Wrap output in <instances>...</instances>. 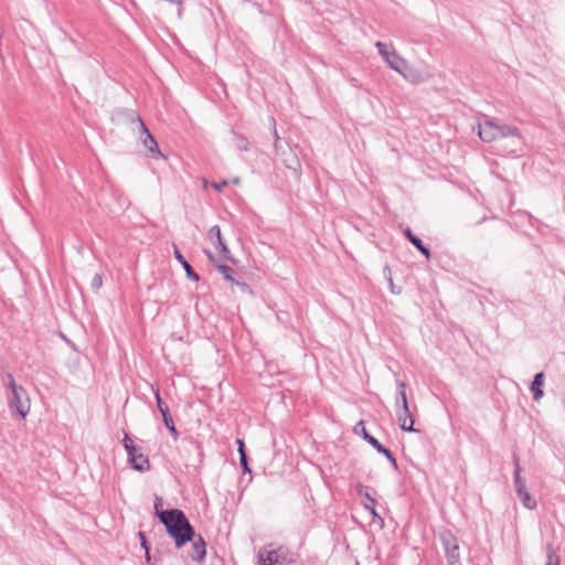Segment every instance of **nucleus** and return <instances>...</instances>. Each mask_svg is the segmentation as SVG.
Here are the masks:
<instances>
[{"instance_id": "nucleus-13", "label": "nucleus", "mask_w": 565, "mask_h": 565, "mask_svg": "<svg viewBox=\"0 0 565 565\" xmlns=\"http://www.w3.org/2000/svg\"><path fill=\"white\" fill-rule=\"evenodd\" d=\"M404 236L407 238V241L415 246L427 259L430 258V249L424 245L423 241L416 236L409 227H406L403 231Z\"/></svg>"}, {"instance_id": "nucleus-30", "label": "nucleus", "mask_w": 565, "mask_h": 565, "mask_svg": "<svg viewBox=\"0 0 565 565\" xmlns=\"http://www.w3.org/2000/svg\"><path fill=\"white\" fill-rule=\"evenodd\" d=\"M138 537L140 540V546L142 547V550L146 552V551H150V545L147 541V537H146V534L143 532H138Z\"/></svg>"}, {"instance_id": "nucleus-39", "label": "nucleus", "mask_w": 565, "mask_h": 565, "mask_svg": "<svg viewBox=\"0 0 565 565\" xmlns=\"http://www.w3.org/2000/svg\"><path fill=\"white\" fill-rule=\"evenodd\" d=\"M274 135H275V138H276V141H277L279 139V137H278V134H277L276 129L274 130Z\"/></svg>"}, {"instance_id": "nucleus-31", "label": "nucleus", "mask_w": 565, "mask_h": 565, "mask_svg": "<svg viewBox=\"0 0 565 565\" xmlns=\"http://www.w3.org/2000/svg\"><path fill=\"white\" fill-rule=\"evenodd\" d=\"M384 273L386 274L387 273V281H388V285H390V289L393 294H398L399 291H396L395 290V286H394V282H393V278H392V275H391V269L388 266H385L384 268Z\"/></svg>"}, {"instance_id": "nucleus-12", "label": "nucleus", "mask_w": 565, "mask_h": 565, "mask_svg": "<svg viewBox=\"0 0 565 565\" xmlns=\"http://www.w3.org/2000/svg\"><path fill=\"white\" fill-rule=\"evenodd\" d=\"M173 248H174V250H173L174 257L179 262V264L183 267V269L185 270L186 277L190 280L199 281L200 280L199 274L192 268V266L184 258V256L182 255V253L175 245H173Z\"/></svg>"}, {"instance_id": "nucleus-16", "label": "nucleus", "mask_w": 565, "mask_h": 565, "mask_svg": "<svg viewBox=\"0 0 565 565\" xmlns=\"http://www.w3.org/2000/svg\"><path fill=\"white\" fill-rule=\"evenodd\" d=\"M370 490H371L370 487L363 486L361 483H359L356 486L358 494L363 497L366 501V503H364V508L366 510H369L372 514L375 515L376 514V511H375L376 500L370 494Z\"/></svg>"}, {"instance_id": "nucleus-27", "label": "nucleus", "mask_w": 565, "mask_h": 565, "mask_svg": "<svg viewBox=\"0 0 565 565\" xmlns=\"http://www.w3.org/2000/svg\"><path fill=\"white\" fill-rule=\"evenodd\" d=\"M103 286V277L100 274H95L92 281H90V288L94 292H98V290Z\"/></svg>"}, {"instance_id": "nucleus-7", "label": "nucleus", "mask_w": 565, "mask_h": 565, "mask_svg": "<svg viewBox=\"0 0 565 565\" xmlns=\"http://www.w3.org/2000/svg\"><path fill=\"white\" fill-rule=\"evenodd\" d=\"M113 120H116L117 122H125V124H131L137 125L138 128L145 124L142 118L140 117L139 113L135 109L129 108H117L113 111L111 116Z\"/></svg>"}, {"instance_id": "nucleus-26", "label": "nucleus", "mask_w": 565, "mask_h": 565, "mask_svg": "<svg viewBox=\"0 0 565 565\" xmlns=\"http://www.w3.org/2000/svg\"><path fill=\"white\" fill-rule=\"evenodd\" d=\"M218 253L222 256L223 259L235 263V259L233 258L230 248L227 247L226 243L218 246Z\"/></svg>"}, {"instance_id": "nucleus-19", "label": "nucleus", "mask_w": 565, "mask_h": 565, "mask_svg": "<svg viewBox=\"0 0 565 565\" xmlns=\"http://www.w3.org/2000/svg\"><path fill=\"white\" fill-rule=\"evenodd\" d=\"M518 498L520 499L521 503L524 508L529 510H533L536 508V501L531 497V494L527 492V490L520 491L516 493Z\"/></svg>"}, {"instance_id": "nucleus-36", "label": "nucleus", "mask_w": 565, "mask_h": 565, "mask_svg": "<svg viewBox=\"0 0 565 565\" xmlns=\"http://www.w3.org/2000/svg\"><path fill=\"white\" fill-rule=\"evenodd\" d=\"M205 255L207 256L209 260L211 263H213L214 265H216V257L214 256V254L210 250H205Z\"/></svg>"}, {"instance_id": "nucleus-5", "label": "nucleus", "mask_w": 565, "mask_h": 565, "mask_svg": "<svg viewBox=\"0 0 565 565\" xmlns=\"http://www.w3.org/2000/svg\"><path fill=\"white\" fill-rule=\"evenodd\" d=\"M375 46L379 51V54L383 57V60L387 63V65L397 72L398 74L404 75V70L407 66L406 60H404L395 49L390 50V46L386 43L377 41Z\"/></svg>"}, {"instance_id": "nucleus-21", "label": "nucleus", "mask_w": 565, "mask_h": 565, "mask_svg": "<svg viewBox=\"0 0 565 565\" xmlns=\"http://www.w3.org/2000/svg\"><path fill=\"white\" fill-rule=\"evenodd\" d=\"M397 387H398V391H397V394L395 397V405L396 406L405 405V403H408L407 395H406V383L403 381H397Z\"/></svg>"}, {"instance_id": "nucleus-11", "label": "nucleus", "mask_w": 565, "mask_h": 565, "mask_svg": "<svg viewBox=\"0 0 565 565\" xmlns=\"http://www.w3.org/2000/svg\"><path fill=\"white\" fill-rule=\"evenodd\" d=\"M282 547L277 550L267 551L266 547L259 548L257 553L258 565H276L279 563L280 553Z\"/></svg>"}, {"instance_id": "nucleus-2", "label": "nucleus", "mask_w": 565, "mask_h": 565, "mask_svg": "<svg viewBox=\"0 0 565 565\" xmlns=\"http://www.w3.org/2000/svg\"><path fill=\"white\" fill-rule=\"evenodd\" d=\"M479 137L484 142H492L497 139L511 137L513 145L522 143L520 130L516 127L499 124L494 119H486L479 124Z\"/></svg>"}, {"instance_id": "nucleus-9", "label": "nucleus", "mask_w": 565, "mask_h": 565, "mask_svg": "<svg viewBox=\"0 0 565 565\" xmlns=\"http://www.w3.org/2000/svg\"><path fill=\"white\" fill-rule=\"evenodd\" d=\"M139 139L142 142L143 147L149 151L151 158L162 156L157 140L149 131L146 124H142V126L139 128Z\"/></svg>"}, {"instance_id": "nucleus-17", "label": "nucleus", "mask_w": 565, "mask_h": 565, "mask_svg": "<svg viewBox=\"0 0 565 565\" xmlns=\"http://www.w3.org/2000/svg\"><path fill=\"white\" fill-rule=\"evenodd\" d=\"M544 384V373L539 372L534 375L533 381L531 383V391L533 393L534 401H539L543 397L544 392L542 386Z\"/></svg>"}, {"instance_id": "nucleus-28", "label": "nucleus", "mask_w": 565, "mask_h": 565, "mask_svg": "<svg viewBox=\"0 0 565 565\" xmlns=\"http://www.w3.org/2000/svg\"><path fill=\"white\" fill-rule=\"evenodd\" d=\"M239 465L244 473H250L252 469L248 465V458L246 452H243L242 456H239Z\"/></svg>"}, {"instance_id": "nucleus-15", "label": "nucleus", "mask_w": 565, "mask_h": 565, "mask_svg": "<svg viewBox=\"0 0 565 565\" xmlns=\"http://www.w3.org/2000/svg\"><path fill=\"white\" fill-rule=\"evenodd\" d=\"M353 430L355 434L361 435L375 450L382 447V444L366 430L363 420L358 422Z\"/></svg>"}, {"instance_id": "nucleus-24", "label": "nucleus", "mask_w": 565, "mask_h": 565, "mask_svg": "<svg viewBox=\"0 0 565 565\" xmlns=\"http://www.w3.org/2000/svg\"><path fill=\"white\" fill-rule=\"evenodd\" d=\"M191 557L194 561L203 562L206 556V548H200L198 545L192 544Z\"/></svg>"}, {"instance_id": "nucleus-1", "label": "nucleus", "mask_w": 565, "mask_h": 565, "mask_svg": "<svg viewBox=\"0 0 565 565\" xmlns=\"http://www.w3.org/2000/svg\"><path fill=\"white\" fill-rule=\"evenodd\" d=\"M158 519L166 526V531L174 541L177 548L183 547L195 537V530L182 510H166L158 513Z\"/></svg>"}, {"instance_id": "nucleus-18", "label": "nucleus", "mask_w": 565, "mask_h": 565, "mask_svg": "<svg viewBox=\"0 0 565 565\" xmlns=\"http://www.w3.org/2000/svg\"><path fill=\"white\" fill-rule=\"evenodd\" d=\"M207 239L215 248H218V246L225 243L218 225H214L209 230Z\"/></svg>"}, {"instance_id": "nucleus-33", "label": "nucleus", "mask_w": 565, "mask_h": 565, "mask_svg": "<svg viewBox=\"0 0 565 565\" xmlns=\"http://www.w3.org/2000/svg\"><path fill=\"white\" fill-rule=\"evenodd\" d=\"M163 501L162 498L159 495L154 497V515L158 518V513L164 512L166 510H161L160 507L162 505Z\"/></svg>"}, {"instance_id": "nucleus-10", "label": "nucleus", "mask_w": 565, "mask_h": 565, "mask_svg": "<svg viewBox=\"0 0 565 565\" xmlns=\"http://www.w3.org/2000/svg\"><path fill=\"white\" fill-rule=\"evenodd\" d=\"M127 455L128 461L132 469L140 472L150 470L149 458L143 454L139 452L137 447H135V451H127Z\"/></svg>"}, {"instance_id": "nucleus-32", "label": "nucleus", "mask_w": 565, "mask_h": 565, "mask_svg": "<svg viewBox=\"0 0 565 565\" xmlns=\"http://www.w3.org/2000/svg\"><path fill=\"white\" fill-rule=\"evenodd\" d=\"M191 542L193 545H198L200 548H206V543L201 534L195 533V537Z\"/></svg>"}, {"instance_id": "nucleus-20", "label": "nucleus", "mask_w": 565, "mask_h": 565, "mask_svg": "<svg viewBox=\"0 0 565 565\" xmlns=\"http://www.w3.org/2000/svg\"><path fill=\"white\" fill-rule=\"evenodd\" d=\"M233 142L239 151H247L249 149V141L246 137L235 131H232Z\"/></svg>"}, {"instance_id": "nucleus-37", "label": "nucleus", "mask_w": 565, "mask_h": 565, "mask_svg": "<svg viewBox=\"0 0 565 565\" xmlns=\"http://www.w3.org/2000/svg\"><path fill=\"white\" fill-rule=\"evenodd\" d=\"M227 185L226 181H222L221 183H213V188L217 191H221L224 186Z\"/></svg>"}, {"instance_id": "nucleus-22", "label": "nucleus", "mask_w": 565, "mask_h": 565, "mask_svg": "<svg viewBox=\"0 0 565 565\" xmlns=\"http://www.w3.org/2000/svg\"><path fill=\"white\" fill-rule=\"evenodd\" d=\"M215 267L223 275L225 280L232 284L235 281V278L233 276L234 270L230 266L225 264H216Z\"/></svg>"}, {"instance_id": "nucleus-29", "label": "nucleus", "mask_w": 565, "mask_h": 565, "mask_svg": "<svg viewBox=\"0 0 565 565\" xmlns=\"http://www.w3.org/2000/svg\"><path fill=\"white\" fill-rule=\"evenodd\" d=\"M122 443L126 451H135L136 446L134 445V441L128 434H125Z\"/></svg>"}, {"instance_id": "nucleus-23", "label": "nucleus", "mask_w": 565, "mask_h": 565, "mask_svg": "<svg viewBox=\"0 0 565 565\" xmlns=\"http://www.w3.org/2000/svg\"><path fill=\"white\" fill-rule=\"evenodd\" d=\"M379 454H382L386 457V460L390 461V463L392 465L393 469L394 470H397L398 469V465H397V461H396V458L394 457L393 452L386 448L385 446L382 445V447L376 450Z\"/></svg>"}, {"instance_id": "nucleus-14", "label": "nucleus", "mask_w": 565, "mask_h": 565, "mask_svg": "<svg viewBox=\"0 0 565 565\" xmlns=\"http://www.w3.org/2000/svg\"><path fill=\"white\" fill-rule=\"evenodd\" d=\"M514 471H513V483L515 492L524 491L526 490V483L525 480L521 478V466L519 456L516 454H513L512 456Z\"/></svg>"}, {"instance_id": "nucleus-6", "label": "nucleus", "mask_w": 565, "mask_h": 565, "mask_svg": "<svg viewBox=\"0 0 565 565\" xmlns=\"http://www.w3.org/2000/svg\"><path fill=\"white\" fill-rule=\"evenodd\" d=\"M154 397H156L158 409L162 415V420H163L166 428L169 430V433L171 434L173 439L177 440L179 438V431L177 430L175 425L173 423V418L170 414L169 406L163 402V399L160 396L159 388H157L154 391Z\"/></svg>"}, {"instance_id": "nucleus-35", "label": "nucleus", "mask_w": 565, "mask_h": 565, "mask_svg": "<svg viewBox=\"0 0 565 565\" xmlns=\"http://www.w3.org/2000/svg\"><path fill=\"white\" fill-rule=\"evenodd\" d=\"M236 444H237V451H238V455L242 456L243 452H246L245 451V443L243 439H236Z\"/></svg>"}, {"instance_id": "nucleus-38", "label": "nucleus", "mask_w": 565, "mask_h": 565, "mask_svg": "<svg viewBox=\"0 0 565 565\" xmlns=\"http://www.w3.org/2000/svg\"><path fill=\"white\" fill-rule=\"evenodd\" d=\"M145 559L148 564H150L151 562V555H150V551H146L145 552Z\"/></svg>"}, {"instance_id": "nucleus-25", "label": "nucleus", "mask_w": 565, "mask_h": 565, "mask_svg": "<svg viewBox=\"0 0 565 565\" xmlns=\"http://www.w3.org/2000/svg\"><path fill=\"white\" fill-rule=\"evenodd\" d=\"M559 557L555 554L553 546L551 544L547 545V561L545 565H559Z\"/></svg>"}, {"instance_id": "nucleus-8", "label": "nucleus", "mask_w": 565, "mask_h": 565, "mask_svg": "<svg viewBox=\"0 0 565 565\" xmlns=\"http://www.w3.org/2000/svg\"><path fill=\"white\" fill-rule=\"evenodd\" d=\"M396 416L402 430L408 433L418 431L414 428L415 420L409 411L408 403H405V405L396 406Z\"/></svg>"}, {"instance_id": "nucleus-4", "label": "nucleus", "mask_w": 565, "mask_h": 565, "mask_svg": "<svg viewBox=\"0 0 565 565\" xmlns=\"http://www.w3.org/2000/svg\"><path fill=\"white\" fill-rule=\"evenodd\" d=\"M439 540L445 551L448 565H458L460 562V547L458 539L449 531L439 533Z\"/></svg>"}, {"instance_id": "nucleus-34", "label": "nucleus", "mask_w": 565, "mask_h": 565, "mask_svg": "<svg viewBox=\"0 0 565 565\" xmlns=\"http://www.w3.org/2000/svg\"><path fill=\"white\" fill-rule=\"evenodd\" d=\"M233 284L237 285L243 292H250L252 291L250 287H249V285L247 282L238 281V280L235 279V281Z\"/></svg>"}, {"instance_id": "nucleus-3", "label": "nucleus", "mask_w": 565, "mask_h": 565, "mask_svg": "<svg viewBox=\"0 0 565 565\" xmlns=\"http://www.w3.org/2000/svg\"><path fill=\"white\" fill-rule=\"evenodd\" d=\"M6 379L8 380V386L11 390V395L8 398L10 409L17 412L21 418H25L30 412V399L26 391L18 385L11 373H7Z\"/></svg>"}]
</instances>
